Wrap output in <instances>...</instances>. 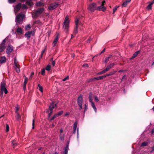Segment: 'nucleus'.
<instances>
[{
  "label": "nucleus",
  "mask_w": 154,
  "mask_h": 154,
  "mask_svg": "<svg viewBox=\"0 0 154 154\" xmlns=\"http://www.w3.org/2000/svg\"><path fill=\"white\" fill-rule=\"evenodd\" d=\"M58 115L57 114H56L55 115H54L53 116V117L50 119V120L51 121H52L53 120L54 118H55L58 117Z\"/></svg>",
  "instance_id": "7c9ffc66"
},
{
  "label": "nucleus",
  "mask_w": 154,
  "mask_h": 154,
  "mask_svg": "<svg viewBox=\"0 0 154 154\" xmlns=\"http://www.w3.org/2000/svg\"><path fill=\"white\" fill-rule=\"evenodd\" d=\"M13 50V47L12 46H9L7 48L6 52L7 53L9 54Z\"/></svg>",
  "instance_id": "dca6fc26"
},
{
  "label": "nucleus",
  "mask_w": 154,
  "mask_h": 154,
  "mask_svg": "<svg viewBox=\"0 0 154 154\" xmlns=\"http://www.w3.org/2000/svg\"><path fill=\"white\" fill-rule=\"evenodd\" d=\"M106 72H107L106 71L105 69H104V70H103L102 71L100 72H99L98 73V74H99V75L102 74H103L105 73Z\"/></svg>",
  "instance_id": "473e14b6"
},
{
  "label": "nucleus",
  "mask_w": 154,
  "mask_h": 154,
  "mask_svg": "<svg viewBox=\"0 0 154 154\" xmlns=\"http://www.w3.org/2000/svg\"><path fill=\"white\" fill-rule=\"evenodd\" d=\"M45 49H44V50H43L42 51V53H41V56H40V57L41 58V57H42V55H43V54H44V52H45Z\"/></svg>",
  "instance_id": "09e8293b"
},
{
  "label": "nucleus",
  "mask_w": 154,
  "mask_h": 154,
  "mask_svg": "<svg viewBox=\"0 0 154 154\" xmlns=\"http://www.w3.org/2000/svg\"><path fill=\"white\" fill-rule=\"evenodd\" d=\"M147 144L148 143H147L143 142L141 144V146H146Z\"/></svg>",
  "instance_id": "72a5a7b5"
},
{
  "label": "nucleus",
  "mask_w": 154,
  "mask_h": 154,
  "mask_svg": "<svg viewBox=\"0 0 154 154\" xmlns=\"http://www.w3.org/2000/svg\"><path fill=\"white\" fill-rule=\"evenodd\" d=\"M96 4L95 3H93L89 5L88 8V10L91 12H94L96 9Z\"/></svg>",
  "instance_id": "0eeeda50"
},
{
  "label": "nucleus",
  "mask_w": 154,
  "mask_h": 154,
  "mask_svg": "<svg viewBox=\"0 0 154 154\" xmlns=\"http://www.w3.org/2000/svg\"><path fill=\"white\" fill-rule=\"evenodd\" d=\"M21 7V3H19L14 8V12L15 14L17 13L18 11L20 10Z\"/></svg>",
  "instance_id": "1a4fd4ad"
},
{
  "label": "nucleus",
  "mask_w": 154,
  "mask_h": 154,
  "mask_svg": "<svg viewBox=\"0 0 154 154\" xmlns=\"http://www.w3.org/2000/svg\"><path fill=\"white\" fill-rule=\"evenodd\" d=\"M137 55L135 53H134V54H133V56L132 57V58H135V57H136L137 56Z\"/></svg>",
  "instance_id": "8fccbe9b"
},
{
  "label": "nucleus",
  "mask_w": 154,
  "mask_h": 154,
  "mask_svg": "<svg viewBox=\"0 0 154 154\" xmlns=\"http://www.w3.org/2000/svg\"><path fill=\"white\" fill-rule=\"evenodd\" d=\"M58 36H56L55 38L52 43V45L53 47L56 46L58 41Z\"/></svg>",
  "instance_id": "4468645a"
},
{
  "label": "nucleus",
  "mask_w": 154,
  "mask_h": 154,
  "mask_svg": "<svg viewBox=\"0 0 154 154\" xmlns=\"http://www.w3.org/2000/svg\"><path fill=\"white\" fill-rule=\"evenodd\" d=\"M6 41L5 39H4L1 44V47H0V52L3 51L5 48V42Z\"/></svg>",
  "instance_id": "f8f14e48"
},
{
  "label": "nucleus",
  "mask_w": 154,
  "mask_h": 154,
  "mask_svg": "<svg viewBox=\"0 0 154 154\" xmlns=\"http://www.w3.org/2000/svg\"><path fill=\"white\" fill-rule=\"evenodd\" d=\"M9 3H12L14 2L15 1V0H8Z\"/></svg>",
  "instance_id": "de8ad7c7"
},
{
  "label": "nucleus",
  "mask_w": 154,
  "mask_h": 154,
  "mask_svg": "<svg viewBox=\"0 0 154 154\" xmlns=\"http://www.w3.org/2000/svg\"><path fill=\"white\" fill-rule=\"evenodd\" d=\"M42 4V3L41 2H38L36 3V5L38 6H41Z\"/></svg>",
  "instance_id": "4c0bfd02"
},
{
  "label": "nucleus",
  "mask_w": 154,
  "mask_h": 154,
  "mask_svg": "<svg viewBox=\"0 0 154 154\" xmlns=\"http://www.w3.org/2000/svg\"><path fill=\"white\" fill-rule=\"evenodd\" d=\"M106 74L103 76H102V77H103V79L106 78Z\"/></svg>",
  "instance_id": "69168bd1"
},
{
  "label": "nucleus",
  "mask_w": 154,
  "mask_h": 154,
  "mask_svg": "<svg viewBox=\"0 0 154 154\" xmlns=\"http://www.w3.org/2000/svg\"><path fill=\"white\" fill-rule=\"evenodd\" d=\"M45 73V70L44 69H42L41 70V74L42 75H44Z\"/></svg>",
  "instance_id": "a18cd8bd"
},
{
  "label": "nucleus",
  "mask_w": 154,
  "mask_h": 154,
  "mask_svg": "<svg viewBox=\"0 0 154 154\" xmlns=\"http://www.w3.org/2000/svg\"><path fill=\"white\" fill-rule=\"evenodd\" d=\"M6 61V58L5 57H3L1 58V59L0 60V62L1 63H2L5 62Z\"/></svg>",
  "instance_id": "aec40b11"
},
{
  "label": "nucleus",
  "mask_w": 154,
  "mask_h": 154,
  "mask_svg": "<svg viewBox=\"0 0 154 154\" xmlns=\"http://www.w3.org/2000/svg\"><path fill=\"white\" fill-rule=\"evenodd\" d=\"M16 119L19 120L21 118V116L18 113H16Z\"/></svg>",
  "instance_id": "393cba45"
},
{
  "label": "nucleus",
  "mask_w": 154,
  "mask_h": 154,
  "mask_svg": "<svg viewBox=\"0 0 154 154\" xmlns=\"http://www.w3.org/2000/svg\"><path fill=\"white\" fill-rule=\"evenodd\" d=\"M5 83L4 82H1V97L3 96V92H4L5 94L8 93V91L5 87Z\"/></svg>",
  "instance_id": "7ed1b4c3"
},
{
  "label": "nucleus",
  "mask_w": 154,
  "mask_h": 154,
  "mask_svg": "<svg viewBox=\"0 0 154 154\" xmlns=\"http://www.w3.org/2000/svg\"><path fill=\"white\" fill-rule=\"evenodd\" d=\"M78 23L79 20L78 19H76L75 20V27L73 33L74 34H76L78 32Z\"/></svg>",
  "instance_id": "9d476101"
},
{
  "label": "nucleus",
  "mask_w": 154,
  "mask_h": 154,
  "mask_svg": "<svg viewBox=\"0 0 154 154\" xmlns=\"http://www.w3.org/2000/svg\"><path fill=\"white\" fill-rule=\"evenodd\" d=\"M32 31H29L27 32H26L25 34V36L26 37H27L28 38H29L30 36H31V34L32 33Z\"/></svg>",
  "instance_id": "a211bd4d"
},
{
  "label": "nucleus",
  "mask_w": 154,
  "mask_h": 154,
  "mask_svg": "<svg viewBox=\"0 0 154 154\" xmlns=\"http://www.w3.org/2000/svg\"><path fill=\"white\" fill-rule=\"evenodd\" d=\"M106 76H110L111 75H110V74L109 73L108 74H106Z\"/></svg>",
  "instance_id": "338daca9"
},
{
  "label": "nucleus",
  "mask_w": 154,
  "mask_h": 154,
  "mask_svg": "<svg viewBox=\"0 0 154 154\" xmlns=\"http://www.w3.org/2000/svg\"><path fill=\"white\" fill-rule=\"evenodd\" d=\"M58 4L56 3H54L51 4L48 7V9L50 10H53L55 9L58 6Z\"/></svg>",
  "instance_id": "9b49d317"
},
{
  "label": "nucleus",
  "mask_w": 154,
  "mask_h": 154,
  "mask_svg": "<svg viewBox=\"0 0 154 154\" xmlns=\"http://www.w3.org/2000/svg\"><path fill=\"white\" fill-rule=\"evenodd\" d=\"M105 51V49H103L101 52V53L99 54V55H100V54H101L102 53H103Z\"/></svg>",
  "instance_id": "13d9d810"
},
{
  "label": "nucleus",
  "mask_w": 154,
  "mask_h": 154,
  "mask_svg": "<svg viewBox=\"0 0 154 154\" xmlns=\"http://www.w3.org/2000/svg\"><path fill=\"white\" fill-rule=\"evenodd\" d=\"M26 85H23V89L24 91H25L26 89Z\"/></svg>",
  "instance_id": "680f3d73"
},
{
  "label": "nucleus",
  "mask_w": 154,
  "mask_h": 154,
  "mask_svg": "<svg viewBox=\"0 0 154 154\" xmlns=\"http://www.w3.org/2000/svg\"><path fill=\"white\" fill-rule=\"evenodd\" d=\"M56 106L55 104L52 103L51 104L49 107V110H50L53 111V109Z\"/></svg>",
  "instance_id": "2eb2a0df"
},
{
  "label": "nucleus",
  "mask_w": 154,
  "mask_h": 154,
  "mask_svg": "<svg viewBox=\"0 0 154 154\" xmlns=\"http://www.w3.org/2000/svg\"><path fill=\"white\" fill-rule=\"evenodd\" d=\"M128 3L129 2H127L126 1L125 2H123V4H122V6L124 7H126Z\"/></svg>",
  "instance_id": "2f4dec72"
},
{
  "label": "nucleus",
  "mask_w": 154,
  "mask_h": 154,
  "mask_svg": "<svg viewBox=\"0 0 154 154\" xmlns=\"http://www.w3.org/2000/svg\"><path fill=\"white\" fill-rule=\"evenodd\" d=\"M119 7V6H116L113 8V14H114L115 13V12L116 11L117 9Z\"/></svg>",
  "instance_id": "c756f323"
},
{
  "label": "nucleus",
  "mask_w": 154,
  "mask_h": 154,
  "mask_svg": "<svg viewBox=\"0 0 154 154\" xmlns=\"http://www.w3.org/2000/svg\"><path fill=\"white\" fill-rule=\"evenodd\" d=\"M92 95H93L92 93H90L89 95V101L91 103V105L93 109H94L95 111L96 112H97V108L95 106L94 103L92 101Z\"/></svg>",
  "instance_id": "39448f33"
},
{
  "label": "nucleus",
  "mask_w": 154,
  "mask_h": 154,
  "mask_svg": "<svg viewBox=\"0 0 154 154\" xmlns=\"http://www.w3.org/2000/svg\"><path fill=\"white\" fill-rule=\"evenodd\" d=\"M24 77H25V80H24V85H26V84L27 83V81L28 80V79L26 76H24Z\"/></svg>",
  "instance_id": "cd10ccee"
},
{
  "label": "nucleus",
  "mask_w": 154,
  "mask_h": 154,
  "mask_svg": "<svg viewBox=\"0 0 154 154\" xmlns=\"http://www.w3.org/2000/svg\"><path fill=\"white\" fill-rule=\"evenodd\" d=\"M152 151H151V152H152L154 151V147H153L152 148Z\"/></svg>",
  "instance_id": "774afa93"
},
{
  "label": "nucleus",
  "mask_w": 154,
  "mask_h": 154,
  "mask_svg": "<svg viewBox=\"0 0 154 154\" xmlns=\"http://www.w3.org/2000/svg\"><path fill=\"white\" fill-rule=\"evenodd\" d=\"M63 130L62 128L60 130V134L62 133L63 132Z\"/></svg>",
  "instance_id": "0e129e2a"
},
{
  "label": "nucleus",
  "mask_w": 154,
  "mask_h": 154,
  "mask_svg": "<svg viewBox=\"0 0 154 154\" xmlns=\"http://www.w3.org/2000/svg\"><path fill=\"white\" fill-rule=\"evenodd\" d=\"M52 64L53 66H54L55 64V62L54 61H53L52 62Z\"/></svg>",
  "instance_id": "bf43d9fd"
},
{
  "label": "nucleus",
  "mask_w": 154,
  "mask_h": 154,
  "mask_svg": "<svg viewBox=\"0 0 154 154\" xmlns=\"http://www.w3.org/2000/svg\"><path fill=\"white\" fill-rule=\"evenodd\" d=\"M92 40L91 38H88V40L87 41V43H89Z\"/></svg>",
  "instance_id": "3c124183"
},
{
  "label": "nucleus",
  "mask_w": 154,
  "mask_h": 154,
  "mask_svg": "<svg viewBox=\"0 0 154 154\" xmlns=\"http://www.w3.org/2000/svg\"><path fill=\"white\" fill-rule=\"evenodd\" d=\"M34 122H35V120L34 119L33 120V121H32V128L33 129L34 128Z\"/></svg>",
  "instance_id": "864d4df0"
},
{
  "label": "nucleus",
  "mask_w": 154,
  "mask_h": 154,
  "mask_svg": "<svg viewBox=\"0 0 154 154\" xmlns=\"http://www.w3.org/2000/svg\"><path fill=\"white\" fill-rule=\"evenodd\" d=\"M38 86L39 90L41 91V92L42 93L43 92V89L42 87L39 84H38Z\"/></svg>",
  "instance_id": "a878e982"
},
{
  "label": "nucleus",
  "mask_w": 154,
  "mask_h": 154,
  "mask_svg": "<svg viewBox=\"0 0 154 154\" xmlns=\"http://www.w3.org/2000/svg\"><path fill=\"white\" fill-rule=\"evenodd\" d=\"M45 69L46 70H48V71H50V69H51V66H50L49 65H48L47 66Z\"/></svg>",
  "instance_id": "f704fd0d"
},
{
  "label": "nucleus",
  "mask_w": 154,
  "mask_h": 154,
  "mask_svg": "<svg viewBox=\"0 0 154 154\" xmlns=\"http://www.w3.org/2000/svg\"><path fill=\"white\" fill-rule=\"evenodd\" d=\"M22 8L23 9H25L26 8V6L25 5L23 4L22 6Z\"/></svg>",
  "instance_id": "5fc2aeb1"
},
{
  "label": "nucleus",
  "mask_w": 154,
  "mask_h": 154,
  "mask_svg": "<svg viewBox=\"0 0 154 154\" xmlns=\"http://www.w3.org/2000/svg\"><path fill=\"white\" fill-rule=\"evenodd\" d=\"M126 77V75H124L122 78V80L123 79L125 78Z\"/></svg>",
  "instance_id": "052dcab7"
},
{
  "label": "nucleus",
  "mask_w": 154,
  "mask_h": 154,
  "mask_svg": "<svg viewBox=\"0 0 154 154\" xmlns=\"http://www.w3.org/2000/svg\"><path fill=\"white\" fill-rule=\"evenodd\" d=\"M94 100L95 101H96L97 102L99 101V99H98L97 96H94Z\"/></svg>",
  "instance_id": "e433bc0d"
},
{
  "label": "nucleus",
  "mask_w": 154,
  "mask_h": 154,
  "mask_svg": "<svg viewBox=\"0 0 154 154\" xmlns=\"http://www.w3.org/2000/svg\"><path fill=\"white\" fill-rule=\"evenodd\" d=\"M14 68L16 70V72L17 73H19L20 72V69L19 67H18L17 64H15V65H14Z\"/></svg>",
  "instance_id": "412c9836"
},
{
  "label": "nucleus",
  "mask_w": 154,
  "mask_h": 154,
  "mask_svg": "<svg viewBox=\"0 0 154 154\" xmlns=\"http://www.w3.org/2000/svg\"><path fill=\"white\" fill-rule=\"evenodd\" d=\"M94 79H94V78H91L90 79H88V80L87 81H88V82H92L93 81Z\"/></svg>",
  "instance_id": "ea45409f"
},
{
  "label": "nucleus",
  "mask_w": 154,
  "mask_h": 154,
  "mask_svg": "<svg viewBox=\"0 0 154 154\" xmlns=\"http://www.w3.org/2000/svg\"><path fill=\"white\" fill-rule=\"evenodd\" d=\"M31 28V25L30 24H28L25 26V29L26 30H28Z\"/></svg>",
  "instance_id": "b1692460"
},
{
  "label": "nucleus",
  "mask_w": 154,
  "mask_h": 154,
  "mask_svg": "<svg viewBox=\"0 0 154 154\" xmlns=\"http://www.w3.org/2000/svg\"><path fill=\"white\" fill-rule=\"evenodd\" d=\"M44 11V8H41L38 9L36 11L34 12L32 14V16L33 17H37L39 15Z\"/></svg>",
  "instance_id": "20e7f679"
},
{
  "label": "nucleus",
  "mask_w": 154,
  "mask_h": 154,
  "mask_svg": "<svg viewBox=\"0 0 154 154\" xmlns=\"http://www.w3.org/2000/svg\"><path fill=\"white\" fill-rule=\"evenodd\" d=\"M24 17V15L22 14H20L16 15L15 19L16 25H18L21 24Z\"/></svg>",
  "instance_id": "f03ea898"
},
{
  "label": "nucleus",
  "mask_w": 154,
  "mask_h": 154,
  "mask_svg": "<svg viewBox=\"0 0 154 154\" xmlns=\"http://www.w3.org/2000/svg\"><path fill=\"white\" fill-rule=\"evenodd\" d=\"M9 126L7 124L6 125V130L7 132L9 131Z\"/></svg>",
  "instance_id": "37998d69"
},
{
  "label": "nucleus",
  "mask_w": 154,
  "mask_h": 154,
  "mask_svg": "<svg viewBox=\"0 0 154 154\" xmlns=\"http://www.w3.org/2000/svg\"><path fill=\"white\" fill-rule=\"evenodd\" d=\"M94 79H95L98 80H100V79H103V77H102V76H99V77H96V78H94Z\"/></svg>",
  "instance_id": "c9c22d12"
},
{
  "label": "nucleus",
  "mask_w": 154,
  "mask_h": 154,
  "mask_svg": "<svg viewBox=\"0 0 154 154\" xmlns=\"http://www.w3.org/2000/svg\"><path fill=\"white\" fill-rule=\"evenodd\" d=\"M69 79V76H68L67 77H66L65 78L63 79V81H66V80H67L68 79Z\"/></svg>",
  "instance_id": "c03bdc74"
},
{
  "label": "nucleus",
  "mask_w": 154,
  "mask_h": 154,
  "mask_svg": "<svg viewBox=\"0 0 154 154\" xmlns=\"http://www.w3.org/2000/svg\"><path fill=\"white\" fill-rule=\"evenodd\" d=\"M68 149V146H67L65 148L63 154H67Z\"/></svg>",
  "instance_id": "5701e85b"
},
{
  "label": "nucleus",
  "mask_w": 154,
  "mask_h": 154,
  "mask_svg": "<svg viewBox=\"0 0 154 154\" xmlns=\"http://www.w3.org/2000/svg\"><path fill=\"white\" fill-rule=\"evenodd\" d=\"M50 111L51 112L48 114L49 117L51 116V115L53 112V111H51V110H50Z\"/></svg>",
  "instance_id": "603ef678"
},
{
  "label": "nucleus",
  "mask_w": 154,
  "mask_h": 154,
  "mask_svg": "<svg viewBox=\"0 0 154 154\" xmlns=\"http://www.w3.org/2000/svg\"><path fill=\"white\" fill-rule=\"evenodd\" d=\"M19 110V108L18 106H17L15 107V112L16 113H17L18 112V111Z\"/></svg>",
  "instance_id": "58836bf2"
},
{
  "label": "nucleus",
  "mask_w": 154,
  "mask_h": 154,
  "mask_svg": "<svg viewBox=\"0 0 154 154\" xmlns=\"http://www.w3.org/2000/svg\"><path fill=\"white\" fill-rule=\"evenodd\" d=\"M77 100L78 105L80 107V109H82V105L83 103V97L82 96V95L79 96Z\"/></svg>",
  "instance_id": "423d86ee"
},
{
  "label": "nucleus",
  "mask_w": 154,
  "mask_h": 154,
  "mask_svg": "<svg viewBox=\"0 0 154 154\" xmlns=\"http://www.w3.org/2000/svg\"><path fill=\"white\" fill-rule=\"evenodd\" d=\"M154 3V0H153L152 2H148V3L149 4L148 5L147 7H146V9L148 10H151L152 8V5Z\"/></svg>",
  "instance_id": "ddd939ff"
},
{
  "label": "nucleus",
  "mask_w": 154,
  "mask_h": 154,
  "mask_svg": "<svg viewBox=\"0 0 154 154\" xmlns=\"http://www.w3.org/2000/svg\"><path fill=\"white\" fill-rule=\"evenodd\" d=\"M12 145L14 146H14H16V141L13 140L12 142Z\"/></svg>",
  "instance_id": "a19ab883"
},
{
  "label": "nucleus",
  "mask_w": 154,
  "mask_h": 154,
  "mask_svg": "<svg viewBox=\"0 0 154 154\" xmlns=\"http://www.w3.org/2000/svg\"><path fill=\"white\" fill-rule=\"evenodd\" d=\"M116 72V71H113L112 72H111L109 73L110 75H112L114 74Z\"/></svg>",
  "instance_id": "49530a36"
},
{
  "label": "nucleus",
  "mask_w": 154,
  "mask_h": 154,
  "mask_svg": "<svg viewBox=\"0 0 154 154\" xmlns=\"http://www.w3.org/2000/svg\"><path fill=\"white\" fill-rule=\"evenodd\" d=\"M105 3V1H103L102 2V4L101 6H99L97 8V9L99 11H104L106 10V8L103 6L104 4Z\"/></svg>",
  "instance_id": "6e6552de"
},
{
  "label": "nucleus",
  "mask_w": 154,
  "mask_h": 154,
  "mask_svg": "<svg viewBox=\"0 0 154 154\" xmlns=\"http://www.w3.org/2000/svg\"><path fill=\"white\" fill-rule=\"evenodd\" d=\"M114 65L115 64L114 63H111L105 69H106V71H107L110 69L112 68L114 66Z\"/></svg>",
  "instance_id": "f3484780"
},
{
  "label": "nucleus",
  "mask_w": 154,
  "mask_h": 154,
  "mask_svg": "<svg viewBox=\"0 0 154 154\" xmlns=\"http://www.w3.org/2000/svg\"><path fill=\"white\" fill-rule=\"evenodd\" d=\"M112 57V55H110L108 57L105 58V62L106 63L109 61V59Z\"/></svg>",
  "instance_id": "c85d7f7f"
},
{
  "label": "nucleus",
  "mask_w": 154,
  "mask_h": 154,
  "mask_svg": "<svg viewBox=\"0 0 154 154\" xmlns=\"http://www.w3.org/2000/svg\"><path fill=\"white\" fill-rule=\"evenodd\" d=\"M60 139V140H64V134H60L59 135Z\"/></svg>",
  "instance_id": "bb28decb"
},
{
  "label": "nucleus",
  "mask_w": 154,
  "mask_h": 154,
  "mask_svg": "<svg viewBox=\"0 0 154 154\" xmlns=\"http://www.w3.org/2000/svg\"><path fill=\"white\" fill-rule=\"evenodd\" d=\"M76 19H78L79 20L78 26H79V25L80 26H82V24L81 22H79V19L78 18H77Z\"/></svg>",
  "instance_id": "6e6d98bb"
},
{
  "label": "nucleus",
  "mask_w": 154,
  "mask_h": 154,
  "mask_svg": "<svg viewBox=\"0 0 154 154\" xmlns=\"http://www.w3.org/2000/svg\"><path fill=\"white\" fill-rule=\"evenodd\" d=\"M63 113V111H61L60 112H59L57 114L58 116H60L61 115H62Z\"/></svg>",
  "instance_id": "79ce46f5"
},
{
  "label": "nucleus",
  "mask_w": 154,
  "mask_h": 154,
  "mask_svg": "<svg viewBox=\"0 0 154 154\" xmlns=\"http://www.w3.org/2000/svg\"><path fill=\"white\" fill-rule=\"evenodd\" d=\"M17 33H20V34H23V31L22 29L20 27H18L17 29Z\"/></svg>",
  "instance_id": "4be33fe9"
},
{
  "label": "nucleus",
  "mask_w": 154,
  "mask_h": 154,
  "mask_svg": "<svg viewBox=\"0 0 154 154\" xmlns=\"http://www.w3.org/2000/svg\"><path fill=\"white\" fill-rule=\"evenodd\" d=\"M69 112H67L65 114V116H69Z\"/></svg>",
  "instance_id": "e2e57ef3"
},
{
  "label": "nucleus",
  "mask_w": 154,
  "mask_h": 154,
  "mask_svg": "<svg viewBox=\"0 0 154 154\" xmlns=\"http://www.w3.org/2000/svg\"><path fill=\"white\" fill-rule=\"evenodd\" d=\"M70 19L68 16H66L65 17L64 22L63 23V28L66 33L68 32Z\"/></svg>",
  "instance_id": "f257e3e1"
},
{
  "label": "nucleus",
  "mask_w": 154,
  "mask_h": 154,
  "mask_svg": "<svg viewBox=\"0 0 154 154\" xmlns=\"http://www.w3.org/2000/svg\"><path fill=\"white\" fill-rule=\"evenodd\" d=\"M77 122H75L74 124L73 125V133L74 134H75L76 133V130L77 127Z\"/></svg>",
  "instance_id": "6ab92c4d"
},
{
  "label": "nucleus",
  "mask_w": 154,
  "mask_h": 154,
  "mask_svg": "<svg viewBox=\"0 0 154 154\" xmlns=\"http://www.w3.org/2000/svg\"><path fill=\"white\" fill-rule=\"evenodd\" d=\"M83 66H85L86 67H88V65L87 64H85L83 65Z\"/></svg>",
  "instance_id": "4d7b16f0"
}]
</instances>
